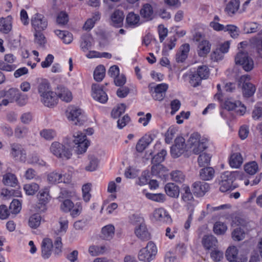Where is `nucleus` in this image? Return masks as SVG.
<instances>
[{"instance_id":"nucleus-64","label":"nucleus","mask_w":262,"mask_h":262,"mask_svg":"<svg viewBox=\"0 0 262 262\" xmlns=\"http://www.w3.org/2000/svg\"><path fill=\"white\" fill-rule=\"evenodd\" d=\"M210 256L213 261L219 262L223 258V252L216 248L212 250Z\"/></svg>"},{"instance_id":"nucleus-46","label":"nucleus","mask_w":262,"mask_h":262,"mask_svg":"<svg viewBox=\"0 0 262 262\" xmlns=\"http://www.w3.org/2000/svg\"><path fill=\"white\" fill-rule=\"evenodd\" d=\"M139 20V16L134 12H129L126 18V23L130 26H135L138 24Z\"/></svg>"},{"instance_id":"nucleus-33","label":"nucleus","mask_w":262,"mask_h":262,"mask_svg":"<svg viewBox=\"0 0 262 262\" xmlns=\"http://www.w3.org/2000/svg\"><path fill=\"white\" fill-rule=\"evenodd\" d=\"M214 174V170L213 168L208 167L202 168L200 172V176L201 179L204 181L211 180Z\"/></svg>"},{"instance_id":"nucleus-52","label":"nucleus","mask_w":262,"mask_h":262,"mask_svg":"<svg viewBox=\"0 0 262 262\" xmlns=\"http://www.w3.org/2000/svg\"><path fill=\"white\" fill-rule=\"evenodd\" d=\"M244 169L247 173L253 175L258 170L257 164L255 161L248 163L245 165Z\"/></svg>"},{"instance_id":"nucleus-40","label":"nucleus","mask_w":262,"mask_h":262,"mask_svg":"<svg viewBox=\"0 0 262 262\" xmlns=\"http://www.w3.org/2000/svg\"><path fill=\"white\" fill-rule=\"evenodd\" d=\"M34 42L38 47L43 48L46 43V39L45 35L41 31H35L34 34Z\"/></svg>"},{"instance_id":"nucleus-19","label":"nucleus","mask_w":262,"mask_h":262,"mask_svg":"<svg viewBox=\"0 0 262 262\" xmlns=\"http://www.w3.org/2000/svg\"><path fill=\"white\" fill-rule=\"evenodd\" d=\"M135 233L136 236L142 241H147L150 238V234L147 230L145 223L143 222L136 227Z\"/></svg>"},{"instance_id":"nucleus-44","label":"nucleus","mask_w":262,"mask_h":262,"mask_svg":"<svg viewBox=\"0 0 262 262\" xmlns=\"http://www.w3.org/2000/svg\"><path fill=\"white\" fill-rule=\"evenodd\" d=\"M39 185L35 183L25 184L24 186V189L28 195L34 194L39 189Z\"/></svg>"},{"instance_id":"nucleus-32","label":"nucleus","mask_w":262,"mask_h":262,"mask_svg":"<svg viewBox=\"0 0 262 262\" xmlns=\"http://www.w3.org/2000/svg\"><path fill=\"white\" fill-rule=\"evenodd\" d=\"M38 92L40 94V98L45 94L49 93L51 90L49 82L46 79L42 80L38 86Z\"/></svg>"},{"instance_id":"nucleus-12","label":"nucleus","mask_w":262,"mask_h":262,"mask_svg":"<svg viewBox=\"0 0 262 262\" xmlns=\"http://www.w3.org/2000/svg\"><path fill=\"white\" fill-rule=\"evenodd\" d=\"M186 148H187L185 143V140L182 137H177L174 140V145L171 148V154L173 157L177 158L184 152Z\"/></svg>"},{"instance_id":"nucleus-27","label":"nucleus","mask_w":262,"mask_h":262,"mask_svg":"<svg viewBox=\"0 0 262 262\" xmlns=\"http://www.w3.org/2000/svg\"><path fill=\"white\" fill-rule=\"evenodd\" d=\"M211 49V44L207 40H203L199 42L198 46V53L201 57H205L209 53Z\"/></svg>"},{"instance_id":"nucleus-14","label":"nucleus","mask_w":262,"mask_h":262,"mask_svg":"<svg viewBox=\"0 0 262 262\" xmlns=\"http://www.w3.org/2000/svg\"><path fill=\"white\" fill-rule=\"evenodd\" d=\"M92 96L95 100L102 103H105L108 99L106 94L98 84H92Z\"/></svg>"},{"instance_id":"nucleus-42","label":"nucleus","mask_w":262,"mask_h":262,"mask_svg":"<svg viewBox=\"0 0 262 262\" xmlns=\"http://www.w3.org/2000/svg\"><path fill=\"white\" fill-rule=\"evenodd\" d=\"M41 216L38 213H35L30 217L28 224L31 228L36 229L39 226Z\"/></svg>"},{"instance_id":"nucleus-62","label":"nucleus","mask_w":262,"mask_h":262,"mask_svg":"<svg viewBox=\"0 0 262 262\" xmlns=\"http://www.w3.org/2000/svg\"><path fill=\"white\" fill-rule=\"evenodd\" d=\"M241 105V102L239 101H232L231 100H226L225 102V108L228 111L235 110Z\"/></svg>"},{"instance_id":"nucleus-20","label":"nucleus","mask_w":262,"mask_h":262,"mask_svg":"<svg viewBox=\"0 0 262 262\" xmlns=\"http://www.w3.org/2000/svg\"><path fill=\"white\" fill-rule=\"evenodd\" d=\"M55 93L57 98H59L63 101L69 102L73 99L72 93L64 86H58Z\"/></svg>"},{"instance_id":"nucleus-31","label":"nucleus","mask_w":262,"mask_h":262,"mask_svg":"<svg viewBox=\"0 0 262 262\" xmlns=\"http://www.w3.org/2000/svg\"><path fill=\"white\" fill-rule=\"evenodd\" d=\"M243 162V157L239 152L233 153L231 155L229 164L232 167L237 168L241 166Z\"/></svg>"},{"instance_id":"nucleus-17","label":"nucleus","mask_w":262,"mask_h":262,"mask_svg":"<svg viewBox=\"0 0 262 262\" xmlns=\"http://www.w3.org/2000/svg\"><path fill=\"white\" fill-rule=\"evenodd\" d=\"M65 176L62 175L61 173H58L56 171H53L50 173L48 176V180L49 183L51 184H55L56 183H69L71 180V177L68 176V177L66 179Z\"/></svg>"},{"instance_id":"nucleus-3","label":"nucleus","mask_w":262,"mask_h":262,"mask_svg":"<svg viewBox=\"0 0 262 262\" xmlns=\"http://www.w3.org/2000/svg\"><path fill=\"white\" fill-rule=\"evenodd\" d=\"M74 146L67 144H62L58 142H53L50 147L51 152L58 158L68 160L71 158Z\"/></svg>"},{"instance_id":"nucleus-6","label":"nucleus","mask_w":262,"mask_h":262,"mask_svg":"<svg viewBox=\"0 0 262 262\" xmlns=\"http://www.w3.org/2000/svg\"><path fill=\"white\" fill-rule=\"evenodd\" d=\"M157 252L156 245L152 242H149L146 247L142 248L139 252L140 260L149 262L152 260Z\"/></svg>"},{"instance_id":"nucleus-25","label":"nucleus","mask_w":262,"mask_h":262,"mask_svg":"<svg viewBox=\"0 0 262 262\" xmlns=\"http://www.w3.org/2000/svg\"><path fill=\"white\" fill-rule=\"evenodd\" d=\"M151 135H145L141 138L136 145V149L139 152H142L152 141Z\"/></svg>"},{"instance_id":"nucleus-48","label":"nucleus","mask_w":262,"mask_h":262,"mask_svg":"<svg viewBox=\"0 0 262 262\" xmlns=\"http://www.w3.org/2000/svg\"><path fill=\"white\" fill-rule=\"evenodd\" d=\"M146 197L153 201L159 203H163L165 201V195L162 193H146Z\"/></svg>"},{"instance_id":"nucleus-41","label":"nucleus","mask_w":262,"mask_h":262,"mask_svg":"<svg viewBox=\"0 0 262 262\" xmlns=\"http://www.w3.org/2000/svg\"><path fill=\"white\" fill-rule=\"evenodd\" d=\"M105 72V67L103 65L98 66L94 72V79L98 82L101 81L104 77Z\"/></svg>"},{"instance_id":"nucleus-36","label":"nucleus","mask_w":262,"mask_h":262,"mask_svg":"<svg viewBox=\"0 0 262 262\" xmlns=\"http://www.w3.org/2000/svg\"><path fill=\"white\" fill-rule=\"evenodd\" d=\"M91 37L89 34H85L81 36L80 41V48L83 52H86L91 46Z\"/></svg>"},{"instance_id":"nucleus-26","label":"nucleus","mask_w":262,"mask_h":262,"mask_svg":"<svg viewBox=\"0 0 262 262\" xmlns=\"http://www.w3.org/2000/svg\"><path fill=\"white\" fill-rule=\"evenodd\" d=\"M38 199L40 202L39 205H40L42 208L41 211H44L46 209L45 204H47L49 200V190L47 188H45L40 190L37 194Z\"/></svg>"},{"instance_id":"nucleus-15","label":"nucleus","mask_w":262,"mask_h":262,"mask_svg":"<svg viewBox=\"0 0 262 262\" xmlns=\"http://www.w3.org/2000/svg\"><path fill=\"white\" fill-rule=\"evenodd\" d=\"M11 155L13 158L20 161L25 162L26 160V150L19 144L13 143L11 145Z\"/></svg>"},{"instance_id":"nucleus-49","label":"nucleus","mask_w":262,"mask_h":262,"mask_svg":"<svg viewBox=\"0 0 262 262\" xmlns=\"http://www.w3.org/2000/svg\"><path fill=\"white\" fill-rule=\"evenodd\" d=\"M183 192L182 194V199L185 202H189L193 200V195L188 186L184 185L182 189Z\"/></svg>"},{"instance_id":"nucleus-60","label":"nucleus","mask_w":262,"mask_h":262,"mask_svg":"<svg viewBox=\"0 0 262 262\" xmlns=\"http://www.w3.org/2000/svg\"><path fill=\"white\" fill-rule=\"evenodd\" d=\"M73 207L74 203L69 199L64 200L60 205V209L64 212H70Z\"/></svg>"},{"instance_id":"nucleus-24","label":"nucleus","mask_w":262,"mask_h":262,"mask_svg":"<svg viewBox=\"0 0 262 262\" xmlns=\"http://www.w3.org/2000/svg\"><path fill=\"white\" fill-rule=\"evenodd\" d=\"M59 227L54 230L57 235L62 236L64 235L68 229L69 221L67 216H61L58 220Z\"/></svg>"},{"instance_id":"nucleus-30","label":"nucleus","mask_w":262,"mask_h":262,"mask_svg":"<svg viewBox=\"0 0 262 262\" xmlns=\"http://www.w3.org/2000/svg\"><path fill=\"white\" fill-rule=\"evenodd\" d=\"M12 29V17L10 16L0 18V31L8 33Z\"/></svg>"},{"instance_id":"nucleus-28","label":"nucleus","mask_w":262,"mask_h":262,"mask_svg":"<svg viewBox=\"0 0 262 262\" xmlns=\"http://www.w3.org/2000/svg\"><path fill=\"white\" fill-rule=\"evenodd\" d=\"M124 14L122 11L116 10L111 15V20L115 27H120L123 24Z\"/></svg>"},{"instance_id":"nucleus-1","label":"nucleus","mask_w":262,"mask_h":262,"mask_svg":"<svg viewBox=\"0 0 262 262\" xmlns=\"http://www.w3.org/2000/svg\"><path fill=\"white\" fill-rule=\"evenodd\" d=\"M187 146L193 154L199 155L207 148V139L202 138L198 133H194L187 141Z\"/></svg>"},{"instance_id":"nucleus-37","label":"nucleus","mask_w":262,"mask_h":262,"mask_svg":"<svg viewBox=\"0 0 262 262\" xmlns=\"http://www.w3.org/2000/svg\"><path fill=\"white\" fill-rule=\"evenodd\" d=\"M3 182L5 185L11 187H15L17 184V180L16 176L11 173H6L4 176Z\"/></svg>"},{"instance_id":"nucleus-22","label":"nucleus","mask_w":262,"mask_h":262,"mask_svg":"<svg viewBox=\"0 0 262 262\" xmlns=\"http://www.w3.org/2000/svg\"><path fill=\"white\" fill-rule=\"evenodd\" d=\"M192 186L194 193L199 196H203L209 189V184L205 182H195Z\"/></svg>"},{"instance_id":"nucleus-58","label":"nucleus","mask_w":262,"mask_h":262,"mask_svg":"<svg viewBox=\"0 0 262 262\" xmlns=\"http://www.w3.org/2000/svg\"><path fill=\"white\" fill-rule=\"evenodd\" d=\"M211 157L209 154L203 153L200 155L198 159V162L200 167L207 165L210 161Z\"/></svg>"},{"instance_id":"nucleus-11","label":"nucleus","mask_w":262,"mask_h":262,"mask_svg":"<svg viewBox=\"0 0 262 262\" xmlns=\"http://www.w3.org/2000/svg\"><path fill=\"white\" fill-rule=\"evenodd\" d=\"M250 76L248 75H243L241 77L239 82L243 83V93L245 97H250L254 94L256 88L251 83L249 82Z\"/></svg>"},{"instance_id":"nucleus-57","label":"nucleus","mask_w":262,"mask_h":262,"mask_svg":"<svg viewBox=\"0 0 262 262\" xmlns=\"http://www.w3.org/2000/svg\"><path fill=\"white\" fill-rule=\"evenodd\" d=\"M92 185L91 183H86L83 185L82 188V196L84 201L88 202L90 201L91 195L90 192L91 190Z\"/></svg>"},{"instance_id":"nucleus-23","label":"nucleus","mask_w":262,"mask_h":262,"mask_svg":"<svg viewBox=\"0 0 262 262\" xmlns=\"http://www.w3.org/2000/svg\"><path fill=\"white\" fill-rule=\"evenodd\" d=\"M190 50L188 43L182 45L176 55V60L177 62H183L187 58L188 53Z\"/></svg>"},{"instance_id":"nucleus-59","label":"nucleus","mask_w":262,"mask_h":262,"mask_svg":"<svg viewBox=\"0 0 262 262\" xmlns=\"http://www.w3.org/2000/svg\"><path fill=\"white\" fill-rule=\"evenodd\" d=\"M166 154V150L162 149L153 157L151 161L152 163L160 164L162 163L164 161Z\"/></svg>"},{"instance_id":"nucleus-39","label":"nucleus","mask_w":262,"mask_h":262,"mask_svg":"<svg viewBox=\"0 0 262 262\" xmlns=\"http://www.w3.org/2000/svg\"><path fill=\"white\" fill-rule=\"evenodd\" d=\"M239 6V0H231L227 4L226 8V11L229 15H231L238 10Z\"/></svg>"},{"instance_id":"nucleus-2","label":"nucleus","mask_w":262,"mask_h":262,"mask_svg":"<svg viewBox=\"0 0 262 262\" xmlns=\"http://www.w3.org/2000/svg\"><path fill=\"white\" fill-rule=\"evenodd\" d=\"M3 95L6 97V99H3V105L5 106L14 102L19 105H24L27 101V96L20 93L17 88H12L7 91H3Z\"/></svg>"},{"instance_id":"nucleus-45","label":"nucleus","mask_w":262,"mask_h":262,"mask_svg":"<svg viewBox=\"0 0 262 262\" xmlns=\"http://www.w3.org/2000/svg\"><path fill=\"white\" fill-rule=\"evenodd\" d=\"M171 179L172 181L179 183H182L185 180V176L180 170H174L171 172Z\"/></svg>"},{"instance_id":"nucleus-7","label":"nucleus","mask_w":262,"mask_h":262,"mask_svg":"<svg viewBox=\"0 0 262 262\" xmlns=\"http://www.w3.org/2000/svg\"><path fill=\"white\" fill-rule=\"evenodd\" d=\"M74 137L73 143L76 145L75 148L77 153L82 154L85 152L90 144L89 141L86 140L85 134L78 132L74 134Z\"/></svg>"},{"instance_id":"nucleus-8","label":"nucleus","mask_w":262,"mask_h":262,"mask_svg":"<svg viewBox=\"0 0 262 262\" xmlns=\"http://www.w3.org/2000/svg\"><path fill=\"white\" fill-rule=\"evenodd\" d=\"M235 61L236 64L241 65L243 69L247 72L250 71L253 69V61L246 52H239L235 57Z\"/></svg>"},{"instance_id":"nucleus-35","label":"nucleus","mask_w":262,"mask_h":262,"mask_svg":"<svg viewBox=\"0 0 262 262\" xmlns=\"http://www.w3.org/2000/svg\"><path fill=\"white\" fill-rule=\"evenodd\" d=\"M107 248L105 245H92L89 248V252L92 256H96L102 254L106 252Z\"/></svg>"},{"instance_id":"nucleus-56","label":"nucleus","mask_w":262,"mask_h":262,"mask_svg":"<svg viewBox=\"0 0 262 262\" xmlns=\"http://www.w3.org/2000/svg\"><path fill=\"white\" fill-rule=\"evenodd\" d=\"M90 162L85 167V170L89 171H93L96 170L98 166L99 161L94 156L89 157Z\"/></svg>"},{"instance_id":"nucleus-54","label":"nucleus","mask_w":262,"mask_h":262,"mask_svg":"<svg viewBox=\"0 0 262 262\" xmlns=\"http://www.w3.org/2000/svg\"><path fill=\"white\" fill-rule=\"evenodd\" d=\"M226 230V225L222 222H217L214 225L213 231L216 234H223L225 233Z\"/></svg>"},{"instance_id":"nucleus-18","label":"nucleus","mask_w":262,"mask_h":262,"mask_svg":"<svg viewBox=\"0 0 262 262\" xmlns=\"http://www.w3.org/2000/svg\"><path fill=\"white\" fill-rule=\"evenodd\" d=\"M40 99L41 102L47 107H53L56 105L58 102L56 93L53 91L45 94Z\"/></svg>"},{"instance_id":"nucleus-53","label":"nucleus","mask_w":262,"mask_h":262,"mask_svg":"<svg viewBox=\"0 0 262 262\" xmlns=\"http://www.w3.org/2000/svg\"><path fill=\"white\" fill-rule=\"evenodd\" d=\"M21 204L20 202L17 199H14L10 203L9 210L12 214H17L20 211Z\"/></svg>"},{"instance_id":"nucleus-5","label":"nucleus","mask_w":262,"mask_h":262,"mask_svg":"<svg viewBox=\"0 0 262 262\" xmlns=\"http://www.w3.org/2000/svg\"><path fill=\"white\" fill-rule=\"evenodd\" d=\"M67 113L68 119L72 121L75 125H81L86 120V118L82 113V110L77 107H70Z\"/></svg>"},{"instance_id":"nucleus-9","label":"nucleus","mask_w":262,"mask_h":262,"mask_svg":"<svg viewBox=\"0 0 262 262\" xmlns=\"http://www.w3.org/2000/svg\"><path fill=\"white\" fill-rule=\"evenodd\" d=\"M148 88L153 98L156 100L162 101L165 96V93L168 89V85L165 83L155 85V84L152 83L149 84Z\"/></svg>"},{"instance_id":"nucleus-34","label":"nucleus","mask_w":262,"mask_h":262,"mask_svg":"<svg viewBox=\"0 0 262 262\" xmlns=\"http://www.w3.org/2000/svg\"><path fill=\"white\" fill-rule=\"evenodd\" d=\"M153 13L152 7L151 5L149 4H144L140 10L141 16L147 20L152 19Z\"/></svg>"},{"instance_id":"nucleus-43","label":"nucleus","mask_w":262,"mask_h":262,"mask_svg":"<svg viewBox=\"0 0 262 262\" xmlns=\"http://www.w3.org/2000/svg\"><path fill=\"white\" fill-rule=\"evenodd\" d=\"M39 134L46 140H52L56 136V132L52 129H43L40 132Z\"/></svg>"},{"instance_id":"nucleus-29","label":"nucleus","mask_w":262,"mask_h":262,"mask_svg":"<svg viewBox=\"0 0 262 262\" xmlns=\"http://www.w3.org/2000/svg\"><path fill=\"white\" fill-rule=\"evenodd\" d=\"M166 194L172 198H178L180 194L179 187L174 183H168L165 186Z\"/></svg>"},{"instance_id":"nucleus-4","label":"nucleus","mask_w":262,"mask_h":262,"mask_svg":"<svg viewBox=\"0 0 262 262\" xmlns=\"http://www.w3.org/2000/svg\"><path fill=\"white\" fill-rule=\"evenodd\" d=\"M235 172L225 171L222 173L219 179L220 190L226 192L232 188V183L235 180Z\"/></svg>"},{"instance_id":"nucleus-50","label":"nucleus","mask_w":262,"mask_h":262,"mask_svg":"<svg viewBox=\"0 0 262 262\" xmlns=\"http://www.w3.org/2000/svg\"><path fill=\"white\" fill-rule=\"evenodd\" d=\"M246 233L243 229L238 227L232 232V237L234 241H240L245 237Z\"/></svg>"},{"instance_id":"nucleus-38","label":"nucleus","mask_w":262,"mask_h":262,"mask_svg":"<svg viewBox=\"0 0 262 262\" xmlns=\"http://www.w3.org/2000/svg\"><path fill=\"white\" fill-rule=\"evenodd\" d=\"M115 232V228L113 225L105 226L102 229V237L106 240H110L113 237Z\"/></svg>"},{"instance_id":"nucleus-10","label":"nucleus","mask_w":262,"mask_h":262,"mask_svg":"<svg viewBox=\"0 0 262 262\" xmlns=\"http://www.w3.org/2000/svg\"><path fill=\"white\" fill-rule=\"evenodd\" d=\"M31 23L35 31H42L48 26L47 19L43 15L38 13L32 16Z\"/></svg>"},{"instance_id":"nucleus-51","label":"nucleus","mask_w":262,"mask_h":262,"mask_svg":"<svg viewBox=\"0 0 262 262\" xmlns=\"http://www.w3.org/2000/svg\"><path fill=\"white\" fill-rule=\"evenodd\" d=\"M29 132L28 128L18 125L15 129L14 134L15 137L18 138H23L27 136Z\"/></svg>"},{"instance_id":"nucleus-13","label":"nucleus","mask_w":262,"mask_h":262,"mask_svg":"<svg viewBox=\"0 0 262 262\" xmlns=\"http://www.w3.org/2000/svg\"><path fill=\"white\" fill-rule=\"evenodd\" d=\"M152 217L156 221L163 223L171 224L172 219L168 212L163 208L155 209L152 213Z\"/></svg>"},{"instance_id":"nucleus-47","label":"nucleus","mask_w":262,"mask_h":262,"mask_svg":"<svg viewBox=\"0 0 262 262\" xmlns=\"http://www.w3.org/2000/svg\"><path fill=\"white\" fill-rule=\"evenodd\" d=\"M237 254V248L235 246H230L227 249L225 255L228 260L231 261V260L236 259Z\"/></svg>"},{"instance_id":"nucleus-61","label":"nucleus","mask_w":262,"mask_h":262,"mask_svg":"<svg viewBox=\"0 0 262 262\" xmlns=\"http://www.w3.org/2000/svg\"><path fill=\"white\" fill-rule=\"evenodd\" d=\"M190 83L193 87H196L201 84L203 78L196 72L191 75Z\"/></svg>"},{"instance_id":"nucleus-55","label":"nucleus","mask_w":262,"mask_h":262,"mask_svg":"<svg viewBox=\"0 0 262 262\" xmlns=\"http://www.w3.org/2000/svg\"><path fill=\"white\" fill-rule=\"evenodd\" d=\"M126 106L124 104H120L118 105L116 108H114L112 111V116L114 118H119L122 114H123L125 111Z\"/></svg>"},{"instance_id":"nucleus-21","label":"nucleus","mask_w":262,"mask_h":262,"mask_svg":"<svg viewBox=\"0 0 262 262\" xmlns=\"http://www.w3.org/2000/svg\"><path fill=\"white\" fill-rule=\"evenodd\" d=\"M53 248L52 241L50 238H45L41 243V256L44 259L48 258L51 255Z\"/></svg>"},{"instance_id":"nucleus-16","label":"nucleus","mask_w":262,"mask_h":262,"mask_svg":"<svg viewBox=\"0 0 262 262\" xmlns=\"http://www.w3.org/2000/svg\"><path fill=\"white\" fill-rule=\"evenodd\" d=\"M202 244L206 250H212L217 248L218 242L213 235H205L202 238Z\"/></svg>"},{"instance_id":"nucleus-63","label":"nucleus","mask_w":262,"mask_h":262,"mask_svg":"<svg viewBox=\"0 0 262 262\" xmlns=\"http://www.w3.org/2000/svg\"><path fill=\"white\" fill-rule=\"evenodd\" d=\"M196 72L203 79L208 78L209 75V69L206 66H199Z\"/></svg>"}]
</instances>
